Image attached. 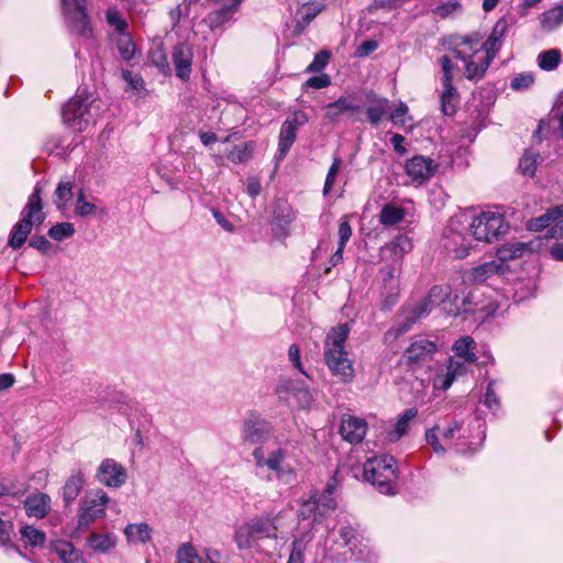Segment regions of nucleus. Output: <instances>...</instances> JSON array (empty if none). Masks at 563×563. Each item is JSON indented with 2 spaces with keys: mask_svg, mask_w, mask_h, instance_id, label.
I'll return each instance as SVG.
<instances>
[{
  "mask_svg": "<svg viewBox=\"0 0 563 563\" xmlns=\"http://www.w3.org/2000/svg\"><path fill=\"white\" fill-rule=\"evenodd\" d=\"M176 563H203V561L190 543H184L177 550Z\"/></svg>",
  "mask_w": 563,
  "mask_h": 563,
  "instance_id": "obj_45",
  "label": "nucleus"
},
{
  "mask_svg": "<svg viewBox=\"0 0 563 563\" xmlns=\"http://www.w3.org/2000/svg\"><path fill=\"white\" fill-rule=\"evenodd\" d=\"M349 334V324L340 323L328 332L324 340L323 357L325 364L342 383H350L354 378V368L345 351Z\"/></svg>",
  "mask_w": 563,
  "mask_h": 563,
  "instance_id": "obj_1",
  "label": "nucleus"
},
{
  "mask_svg": "<svg viewBox=\"0 0 563 563\" xmlns=\"http://www.w3.org/2000/svg\"><path fill=\"white\" fill-rule=\"evenodd\" d=\"M297 137V131L289 124L283 123L279 132L278 151L282 156H285L289 151Z\"/></svg>",
  "mask_w": 563,
  "mask_h": 563,
  "instance_id": "obj_44",
  "label": "nucleus"
},
{
  "mask_svg": "<svg viewBox=\"0 0 563 563\" xmlns=\"http://www.w3.org/2000/svg\"><path fill=\"white\" fill-rule=\"evenodd\" d=\"M461 430V423L457 421L451 422L445 430L441 432V441L444 443L445 450L452 448V440L455 433Z\"/></svg>",
  "mask_w": 563,
  "mask_h": 563,
  "instance_id": "obj_58",
  "label": "nucleus"
},
{
  "mask_svg": "<svg viewBox=\"0 0 563 563\" xmlns=\"http://www.w3.org/2000/svg\"><path fill=\"white\" fill-rule=\"evenodd\" d=\"M476 342L472 336H462L453 345L455 355L467 364L476 362L477 356L474 352Z\"/></svg>",
  "mask_w": 563,
  "mask_h": 563,
  "instance_id": "obj_30",
  "label": "nucleus"
},
{
  "mask_svg": "<svg viewBox=\"0 0 563 563\" xmlns=\"http://www.w3.org/2000/svg\"><path fill=\"white\" fill-rule=\"evenodd\" d=\"M540 161L541 156L539 153L527 151L520 159L519 168L521 169L522 174L533 176Z\"/></svg>",
  "mask_w": 563,
  "mask_h": 563,
  "instance_id": "obj_46",
  "label": "nucleus"
},
{
  "mask_svg": "<svg viewBox=\"0 0 563 563\" xmlns=\"http://www.w3.org/2000/svg\"><path fill=\"white\" fill-rule=\"evenodd\" d=\"M544 31H553L563 23V4H558L542 13L540 18Z\"/></svg>",
  "mask_w": 563,
  "mask_h": 563,
  "instance_id": "obj_36",
  "label": "nucleus"
},
{
  "mask_svg": "<svg viewBox=\"0 0 563 563\" xmlns=\"http://www.w3.org/2000/svg\"><path fill=\"white\" fill-rule=\"evenodd\" d=\"M464 361L451 358L446 366L445 374L437 378L435 385L443 390L450 388L459 376L466 373L467 367Z\"/></svg>",
  "mask_w": 563,
  "mask_h": 563,
  "instance_id": "obj_23",
  "label": "nucleus"
},
{
  "mask_svg": "<svg viewBox=\"0 0 563 563\" xmlns=\"http://www.w3.org/2000/svg\"><path fill=\"white\" fill-rule=\"evenodd\" d=\"M405 218V210L393 205H385L379 213V221L384 225H395Z\"/></svg>",
  "mask_w": 563,
  "mask_h": 563,
  "instance_id": "obj_40",
  "label": "nucleus"
},
{
  "mask_svg": "<svg viewBox=\"0 0 563 563\" xmlns=\"http://www.w3.org/2000/svg\"><path fill=\"white\" fill-rule=\"evenodd\" d=\"M367 431V423L364 419L352 416L343 417L340 426L342 438L350 443H360Z\"/></svg>",
  "mask_w": 563,
  "mask_h": 563,
  "instance_id": "obj_20",
  "label": "nucleus"
},
{
  "mask_svg": "<svg viewBox=\"0 0 563 563\" xmlns=\"http://www.w3.org/2000/svg\"><path fill=\"white\" fill-rule=\"evenodd\" d=\"M89 547L100 553L108 552L117 545V537L113 533L92 532L88 538Z\"/></svg>",
  "mask_w": 563,
  "mask_h": 563,
  "instance_id": "obj_32",
  "label": "nucleus"
},
{
  "mask_svg": "<svg viewBox=\"0 0 563 563\" xmlns=\"http://www.w3.org/2000/svg\"><path fill=\"white\" fill-rule=\"evenodd\" d=\"M55 551L64 563H85V559L69 542H58Z\"/></svg>",
  "mask_w": 563,
  "mask_h": 563,
  "instance_id": "obj_39",
  "label": "nucleus"
},
{
  "mask_svg": "<svg viewBox=\"0 0 563 563\" xmlns=\"http://www.w3.org/2000/svg\"><path fill=\"white\" fill-rule=\"evenodd\" d=\"M460 96L453 85L443 86L441 93V111L444 115H454L459 108Z\"/></svg>",
  "mask_w": 563,
  "mask_h": 563,
  "instance_id": "obj_31",
  "label": "nucleus"
},
{
  "mask_svg": "<svg viewBox=\"0 0 563 563\" xmlns=\"http://www.w3.org/2000/svg\"><path fill=\"white\" fill-rule=\"evenodd\" d=\"M386 249L390 250L397 258H401L404 254L412 249L411 240L407 235H397Z\"/></svg>",
  "mask_w": 563,
  "mask_h": 563,
  "instance_id": "obj_47",
  "label": "nucleus"
},
{
  "mask_svg": "<svg viewBox=\"0 0 563 563\" xmlns=\"http://www.w3.org/2000/svg\"><path fill=\"white\" fill-rule=\"evenodd\" d=\"M396 460L391 455L368 459L363 466V476L382 494H394L393 483L396 479Z\"/></svg>",
  "mask_w": 563,
  "mask_h": 563,
  "instance_id": "obj_5",
  "label": "nucleus"
},
{
  "mask_svg": "<svg viewBox=\"0 0 563 563\" xmlns=\"http://www.w3.org/2000/svg\"><path fill=\"white\" fill-rule=\"evenodd\" d=\"M272 427L258 413L251 411L242 424V439L251 444L261 443L271 437Z\"/></svg>",
  "mask_w": 563,
  "mask_h": 563,
  "instance_id": "obj_10",
  "label": "nucleus"
},
{
  "mask_svg": "<svg viewBox=\"0 0 563 563\" xmlns=\"http://www.w3.org/2000/svg\"><path fill=\"white\" fill-rule=\"evenodd\" d=\"M470 229L475 240L490 243L506 234L509 224L501 213L484 211L474 217Z\"/></svg>",
  "mask_w": 563,
  "mask_h": 563,
  "instance_id": "obj_6",
  "label": "nucleus"
},
{
  "mask_svg": "<svg viewBox=\"0 0 563 563\" xmlns=\"http://www.w3.org/2000/svg\"><path fill=\"white\" fill-rule=\"evenodd\" d=\"M561 62V53L559 49H549L541 52L538 56V65L541 69L551 71L554 70Z\"/></svg>",
  "mask_w": 563,
  "mask_h": 563,
  "instance_id": "obj_43",
  "label": "nucleus"
},
{
  "mask_svg": "<svg viewBox=\"0 0 563 563\" xmlns=\"http://www.w3.org/2000/svg\"><path fill=\"white\" fill-rule=\"evenodd\" d=\"M439 427H434L426 432V441L438 454H443L446 450L443 442H440L438 434Z\"/></svg>",
  "mask_w": 563,
  "mask_h": 563,
  "instance_id": "obj_56",
  "label": "nucleus"
},
{
  "mask_svg": "<svg viewBox=\"0 0 563 563\" xmlns=\"http://www.w3.org/2000/svg\"><path fill=\"white\" fill-rule=\"evenodd\" d=\"M22 540L31 547H41L46 540L45 533L33 526H23L20 529Z\"/></svg>",
  "mask_w": 563,
  "mask_h": 563,
  "instance_id": "obj_42",
  "label": "nucleus"
},
{
  "mask_svg": "<svg viewBox=\"0 0 563 563\" xmlns=\"http://www.w3.org/2000/svg\"><path fill=\"white\" fill-rule=\"evenodd\" d=\"M42 188L36 185L29 196L27 203L21 212V220L16 222L10 232L8 245L12 249L21 247L30 235L33 225H41L45 220L41 198Z\"/></svg>",
  "mask_w": 563,
  "mask_h": 563,
  "instance_id": "obj_2",
  "label": "nucleus"
},
{
  "mask_svg": "<svg viewBox=\"0 0 563 563\" xmlns=\"http://www.w3.org/2000/svg\"><path fill=\"white\" fill-rule=\"evenodd\" d=\"M527 228L534 232L550 228L551 236H563V206L549 209L542 216L531 219Z\"/></svg>",
  "mask_w": 563,
  "mask_h": 563,
  "instance_id": "obj_12",
  "label": "nucleus"
},
{
  "mask_svg": "<svg viewBox=\"0 0 563 563\" xmlns=\"http://www.w3.org/2000/svg\"><path fill=\"white\" fill-rule=\"evenodd\" d=\"M252 156V146L250 144L235 145L228 154V159L232 163H245Z\"/></svg>",
  "mask_w": 563,
  "mask_h": 563,
  "instance_id": "obj_49",
  "label": "nucleus"
},
{
  "mask_svg": "<svg viewBox=\"0 0 563 563\" xmlns=\"http://www.w3.org/2000/svg\"><path fill=\"white\" fill-rule=\"evenodd\" d=\"M295 214L287 200L277 199L273 205L272 230L276 238L288 235V227L294 221Z\"/></svg>",
  "mask_w": 563,
  "mask_h": 563,
  "instance_id": "obj_16",
  "label": "nucleus"
},
{
  "mask_svg": "<svg viewBox=\"0 0 563 563\" xmlns=\"http://www.w3.org/2000/svg\"><path fill=\"white\" fill-rule=\"evenodd\" d=\"M239 5H233L230 2L223 3L222 8L211 12L208 15L209 26L212 30H214V29H218V27L222 26L227 22H229L233 18V14L235 13Z\"/></svg>",
  "mask_w": 563,
  "mask_h": 563,
  "instance_id": "obj_33",
  "label": "nucleus"
},
{
  "mask_svg": "<svg viewBox=\"0 0 563 563\" xmlns=\"http://www.w3.org/2000/svg\"><path fill=\"white\" fill-rule=\"evenodd\" d=\"M331 79L329 75L321 74L319 76H312L308 80L305 81L303 88H312V89H322L330 86Z\"/></svg>",
  "mask_w": 563,
  "mask_h": 563,
  "instance_id": "obj_60",
  "label": "nucleus"
},
{
  "mask_svg": "<svg viewBox=\"0 0 563 563\" xmlns=\"http://www.w3.org/2000/svg\"><path fill=\"white\" fill-rule=\"evenodd\" d=\"M49 508L51 498L43 493L31 495L24 500V509L29 517L44 518Z\"/></svg>",
  "mask_w": 563,
  "mask_h": 563,
  "instance_id": "obj_21",
  "label": "nucleus"
},
{
  "mask_svg": "<svg viewBox=\"0 0 563 563\" xmlns=\"http://www.w3.org/2000/svg\"><path fill=\"white\" fill-rule=\"evenodd\" d=\"M460 8H461V4L459 1H449V2L438 5L433 12L438 16L444 19V18L449 16L450 14H452L453 12H455L456 10H459Z\"/></svg>",
  "mask_w": 563,
  "mask_h": 563,
  "instance_id": "obj_64",
  "label": "nucleus"
},
{
  "mask_svg": "<svg viewBox=\"0 0 563 563\" xmlns=\"http://www.w3.org/2000/svg\"><path fill=\"white\" fill-rule=\"evenodd\" d=\"M532 251V243L525 242H511L503 244L497 251V257L499 263L511 261L523 256L526 253Z\"/></svg>",
  "mask_w": 563,
  "mask_h": 563,
  "instance_id": "obj_24",
  "label": "nucleus"
},
{
  "mask_svg": "<svg viewBox=\"0 0 563 563\" xmlns=\"http://www.w3.org/2000/svg\"><path fill=\"white\" fill-rule=\"evenodd\" d=\"M330 54L327 51H320L314 55L313 60L307 66L306 71L308 73H319L329 63Z\"/></svg>",
  "mask_w": 563,
  "mask_h": 563,
  "instance_id": "obj_54",
  "label": "nucleus"
},
{
  "mask_svg": "<svg viewBox=\"0 0 563 563\" xmlns=\"http://www.w3.org/2000/svg\"><path fill=\"white\" fill-rule=\"evenodd\" d=\"M438 164L424 156H413L406 163V173L413 180L422 184L429 180L435 173Z\"/></svg>",
  "mask_w": 563,
  "mask_h": 563,
  "instance_id": "obj_18",
  "label": "nucleus"
},
{
  "mask_svg": "<svg viewBox=\"0 0 563 563\" xmlns=\"http://www.w3.org/2000/svg\"><path fill=\"white\" fill-rule=\"evenodd\" d=\"M109 496L102 489L88 492L80 500L78 510V526L88 527L96 519L106 515V507L109 503Z\"/></svg>",
  "mask_w": 563,
  "mask_h": 563,
  "instance_id": "obj_7",
  "label": "nucleus"
},
{
  "mask_svg": "<svg viewBox=\"0 0 563 563\" xmlns=\"http://www.w3.org/2000/svg\"><path fill=\"white\" fill-rule=\"evenodd\" d=\"M96 206L91 202L85 200V196L82 192L79 194L77 198V203L75 207L76 214L80 217H87L95 212Z\"/></svg>",
  "mask_w": 563,
  "mask_h": 563,
  "instance_id": "obj_59",
  "label": "nucleus"
},
{
  "mask_svg": "<svg viewBox=\"0 0 563 563\" xmlns=\"http://www.w3.org/2000/svg\"><path fill=\"white\" fill-rule=\"evenodd\" d=\"M287 452L284 449H277L269 452V464L268 470L275 473V477L278 482L291 485L296 482L295 470L286 463Z\"/></svg>",
  "mask_w": 563,
  "mask_h": 563,
  "instance_id": "obj_17",
  "label": "nucleus"
},
{
  "mask_svg": "<svg viewBox=\"0 0 563 563\" xmlns=\"http://www.w3.org/2000/svg\"><path fill=\"white\" fill-rule=\"evenodd\" d=\"M389 109V101L386 98L374 96L366 108L367 120L372 125H378Z\"/></svg>",
  "mask_w": 563,
  "mask_h": 563,
  "instance_id": "obj_27",
  "label": "nucleus"
},
{
  "mask_svg": "<svg viewBox=\"0 0 563 563\" xmlns=\"http://www.w3.org/2000/svg\"><path fill=\"white\" fill-rule=\"evenodd\" d=\"M324 117L330 122L339 121L343 115L356 117L362 112V106L356 102L355 95L341 96L335 101L323 107Z\"/></svg>",
  "mask_w": 563,
  "mask_h": 563,
  "instance_id": "obj_14",
  "label": "nucleus"
},
{
  "mask_svg": "<svg viewBox=\"0 0 563 563\" xmlns=\"http://www.w3.org/2000/svg\"><path fill=\"white\" fill-rule=\"evenodd\" d=\"M339 243L338 245L341 247H345L346 243L349 242L351 235H352V228L349 223L347 216H344L342 219L340 225H339Z\"/></svg>",
  "mask_w": 563,
  "mask_h": 563,
  "instance_id": "obj_61",
  "label": "nucleus"
},
{
  "mask_svg": "<svg viewBox=\"0 0 563 563\" xmlns=\"http://www.w3.org/2000/svg\"><path fill=\"white\" fill-rule=\"evenodd\" d=\"M482 40L483 36L477 32L468 35H455L451 40L450 51L457 59H470L483 49Z\"/></svg>",
  "mask_w": 563,
  "mask_h": 563,
  "instance_id": "obj_15",
  "label": "nucleus"
},
{
  "mask_svg": "<svg viewBox=\"0 0 563 563\" xmlns=\"http://www.w3.org/2000/svg\"><path fill=\"white\" fill-rule=\"evenodd\" d=\"M152 529L147 523H131L128 525L124 529V533L129 540V542L133 543H144L151 539Z\"/></svg>",
  "mask_w": 563,
  "mask_h": 563,
  "instance_id": "obj_38",
  "label": "nucleus"
},
{
  "mask_svg": "<svg viewBox=\"0 0 563 563\" xmlns=\"http://www.w3.org/2000/svg\"><path fill=\"white\" fill-rule=\"evenodd\" d=\"M299 517L302 519H312L313 522L320 521L324 517L319 515V506L316 501V496L302 503Z\"/></svg>",
  "mask_w": 563,
  "mask_h": 563,
  "instance_id": "obj_48",
  "label": "nucleus"
},
{
  "mask_svg": "<svg viewBox=\"0 0 563 563\" xmlns=\"http://www.w3.org/2000/svg\"><path fill=\"white\" fill-rule=\"evenodd\" d=\"M534 81V77L531 74H520L516 76L510 84L514 90H522L529 88Z\"/></svg>",
  "mask_w": 563,
  "mask_h": 563,
  "instance_id": "obj_62",
  "label": "nucleus"
},
{
  "mask_svg": "<svg viewBox=\"0 0 563 563\" xmlns=\"http://www.w3.org/2000/svg\"><path fill=\"white\" fill-rule=\"evenodd\" d=\"M75 233V228L69 222H62L53 225L48 230V235L55 241H62L64 239L73 236Z\"/></svg>",
  "mask_w": 563,
  "mask_h": 563,
  "instance_id": "obj_50",
  "label": "nucleus"
},
{
  "mask_svg": "<svg viewBox=\"0 0 563 563\" xmlns=\"http://www.w3.org/2000/svg\"><path fill=\"white\" fill-rule=\"evenodd\" d=\"M336 486V479L333 476L327 484L324 490L319 497H316V501L319 506V515L328 516L332 510L335 509L336 503L333 497V493Z\"/></svg>",
  "mask_w": 563,
  "mask_h": 563,
  "instance_id": "obj_29",
  "label": "nucleus"
},
{
  "mask_svg": "<svg viewBox=\"0 0 563 563\" xmlns=\"http://www.w3.org/2000/svg\"><path fill=\"white\" fill-rule=\"evenodd\" d=\"M234 541L240 550H249L255 545L257 539L250 521L236 528Z\"/></svg>",
  "mask_w": 563,
  "mask_h": 563,
  "instance_id": "obj_34",
  "label": "nucleus"
},
{
  "mask_svg": "<svg viewBox=\"0 0 563 563\" xmlns=\"http://www.w3.org/2000/svg\"><path fill=\"white\" fill-rule=\"evenodd\" d=\"M308 115L303 111L298 110L292 112L291 115L288 117L284 123L289 124L290 128L292 126L294 130L297 131L300 126L305 125L308 122Z\"/></svg>",
  "mask_w": 563,
  "mask_h": 563,
  "instance_id": "obj_63",
  "label": "nucleus"
},
{
  "mask_svg": "<svg viewBox=\"0 0 563 563\" xmlns=\"http://www.w3.org/2000/svg\"><path fill=\"white\" fill-rule=\"evenodd\" d=\"M495 384H496V380H494V379L489 380V383L486 387V393L484 395V405L493 411L498 410L499 406H500L499 399H498L495 388H494Z\"/></svg>",
  "mask_w": 563,
  "mask_h": 563,
  "instance_id": "obj_55",
  "label": "nucleus"
},
{
  "mask_svg": "<svg viewBox=\"0 0 563 563\" xmlns=\"http://www.w3.org/2000/svg\"><path fill=\"white\" fill-rule=\"evenodd\" d=\"M96 477L107 487L120 488L128 478L126 470L113 459H104L98 466Z\"/></svg>",
  "mask_w": 563,
  "mask_h": 563,
  "instance_id": "obj_13",
  "label": "nucleus"
},
{
  "mask_svg": "<svg viewBox=\"0 0 563 563\" xmlns=\"http://www.w3.org/2000/svg\"><path fill=\"white\" fill-rule=\"evenodd\" d=\"M86 481L81 471L74 472L63 486V500L66 506L71 505L84 488Z\"/></svg>",
  "mask_w": 563,
  "mask_h": 563,
  "instance_id": "obj_22",
  "label": "nucleus"
},
{
  "mask_svg": "<svg viewBox=\"0 0 563 563\" xmlns=\"http://www.w3.org/2000/svg\"><path fill=\"white\" fill-rule=\"evenodd\" d=\"M99 115V106L85 91H78L62 110L64 123L71 130L81 132Z\"/></svg>",
  "mask_w": 563,
  "mask_h": 563,
  "instance_id": "obj_4",
  "label": "nucleus"
},
{
  "mask_svg": "<svg viewBox=\"0 0 563 563\" xmlns=\"http://www.w3.org/2000/svg\"><path fill=\"white\" fill-rule=\"evenodd\" d=\"M451 296L449 285L432 286L427 296L416 305H409L402 308V321L396 328V335L406 333L421 318L428 316L440 303H444Z\"/></svg>",
  "mask_w": 563,
  "mask_h": 563,
  "instance_id": "obj_3",
  "label": "nucleus"
},
{
  "mask_svg": "<svg viewBox=\"0 0 563 563\" xmlns=\"http://www.w3.org/2000/svg\"><path fill=\"white\" fill-rule=\"evenodd\" d=\"M55 196H56L55 203H56L57 208L60 210L66 206V203L73 196L71 184L70 183H59L55 190Z\"/></svg>",
  "mask_w": 563,
  "mask_h": 563,
  "instance_id": "obj_51",
  "label": "nucleus"
},
{
  "mask_svg": "<svg viewBox=\"0 0 563 563\" xmlns=\"http://www.w3.org/2000/svg\"><path fill=\"white\" fill-rule=\"evenodd\" d=\"M439 63L441 65L442 71H443L442 86L453 85L452 80H453L454 64L452 63L451 58L446 55L441 56L439 58Z\"/></svg>",
  "mask_w": 563,
  "mask_h": 563,
  "instance_id": "obj_57",
  "label": "nucleus"
},
{
  "mask_svg": "<svg viewBox=\"0 0 563 563\" xmlns=\"http://www.w3.org/2000/svg\"><path fill=\"white\" fill-rule=\"evenodd\" d=\"M113 41L121 58L125 62L133 60L136 47L132 36L129 33L115 34Z\"/></svg>",
  "mask_w": 563,
  "mask_h": 563,
  "instance_id": "obj_35",
  "label": "nucleus"
},
{
  "mask_svg": "<svg viewBox=\"0 0 563 563\" xmlns=\"http://www.w3.org/2000/svg\"><path fill=\"white\" fill-rule=\"evenodd\" d=\"M418 410L416 408H409L402 412L397 420L393 430L387 432V439L390 442L398 441L409 429L410 422L417 417Z\"/></svg>",
  "mask_w": 563,
  "mask_h": 563,
  "instance_id": "obj_28",
  "label": "nucleus"
},
{
  "mask_svg": "<svg viewBox=\"0 0 563 563\" xmlns=\"http://www.w3.org/2000/svg\"><path fill=\"white\" fill-rule=\"evenodd\" d=\"M257 540L265 538H277V526L275 519L268 516L256 517L249 520Z\"/></svg>",
  "mask_w": 563,
  "mask_h": 563,
  "instance_id": "obj_25",
  "label": "nucleus"
},
{
  "mask_svg": "<svg viewBox=\"0 0 563 563\" xmlns=\"http://www.w3.org/2000/svg\"><path fill=\"white\" fill-rule=\"evenodd\" d=\"M173 64L176 76L181 80H188L191 74L192 49L186 43H178L173 49Z\"/></svg>",
  "mask_w": 563,
  "mask_h": 563,
  "instance_id": "obj_19",
  "label": "nucleus"
},
{
  "mask_svg": "<svg viewBox=\"0 0 563 563\" xmlns=\"http://www.w3.org/2000/svg\"><path fill=\"white\" fill-rule=\"evenodd\" d=\"M84 2L85 0H62L65 12L70 15L71 32L81 37L90 38L92 36V27L88 20Z\"/></svg>",
  "mask_w": 563,
  "mask_h": 563,
  "instance_id": "obj_9",
  "label": "nucleus"
},
{
  "mask_svg": "<svg viewBox=\"0 0 563 563\" xmlns=\"http://www.w3.org/2000/svg\"><path fill=\"white\" fill-rule=\"evenodd\" d=\"M437 351L435 342L418 336L406 349L402 358L407 365L415 368L432 360Z\"/></svg>",
  "mask_w": 563,
  "mask_h": 563,
  "instance_id": "obj_11",
  "label": "nucleus"
},
{
  "mask_svg": "<svg viewBox=\"0 0 563 563\" xmlns=\"http://www.w3.org/2000/svg\"><path fill=\"white\" fill-rule=\"evenodd\" d=\"M503 269V264L498 261H490L474 267L471 272V278L475 283H483L490 276L498 274Z\"/></svg>",
  "mask_w": 563,
  "mask_h": 563,
  "instance_id": "obj_37",
  "label": "nucleus"
},
{
  "mask_svg": "<svg viewBox=\"0 0 563 563\" xmlns=\"http://www.w3.org/2000/svg\"><path fill=\"white\" fill-rule=\"evenodd\" d=\"M27 490V486L24 483H19L11 478H4L0 481V497H21Z\"/></svg>",
  "mask_w": 563,
  "mask_h": 563,
  "instance_id": "obj_41",
  "label": "nucleus"
},
{
  "mask_svg": "<svg viewBox=\"0 0 563 563\" xmlns=\"http://www.w3.org/2000/svg\"><path fill=\"white\" fill-rule=\"evenodd\" d=\"M341 164H342L341 158H339V157L333 158V162L328 170L325 181H324V187H323L324 196H327L331 191L333 184L335 181V178L340 172Z\"/></svg>",
  "mask_w": 563,
  "mask_h": 563,
  "instance_id": "obj_52",
  "label": "nucleus"
},
{
  "mask_svg": "<svg viewBox=\"0 0 563 563\" xmlns=\"http://www.w3.org/2000/svg\"><path fill=\"white\" fill-rule=\"evenodd\" d=\"M508 23L505 19H499L493 30L490 35L488 36L487 41L483 43V49L487 53L497 55L503 37L505 36V33L507 32Z\"/></svg>",
  "mask_w": 563,
  "mask_h": 563,
  "instance_id": "obj_26",
  "label": "nucleus"
},
{
  "mask_svg": "<svg viewBox=\"0 0 563 563\" xmlns=\"http://www.w3.org/2000/svg\"><path fill=\"white\" fill-rule=\"evenodd\" d=\"M442 244L449 253L454 255V257H466L472 246V240L467 235V228L459 220L451 219L444 229Z\"/></svg>",
  "mask_w": 563,
  "mask_h": 563,
  "instance_id": "obj_8",
  "label": "nucleus"
},
{
  "mask_svg": "<svg viewBox=\"0 0 563 563\" xmlns=\"http://www.w3.org/2000/svg\"><path fill=\"white\" fill-rule=\"evenodd\" d=\"M107 22L113 26L117 31V34L128 33V23L121 16L120 12L117 10H108L107 12Z\"/></svg>",
  "mask_w": 563,
  "mask_h": 563,
  "instance_id": "obj_53",
  "label": "nucleus"
}]
</instances>
